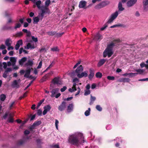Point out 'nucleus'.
I'll return each mask as SVG.
<instances>
[{
    "mask_svg": "<svg viewBox=\"0 0 148 148\" xmlns=\"http://www.w3.org/2000/svg\"><path fill=\"white\" fill-rule=\"evenodd\" d=\"M51 3L50 0H46L45 3V5L41 6V12L39 14V16H41V20L42 19L44 14L46 13H48L49 12V10L48 8Z\"/></svg>",
    "mask_w": 148,
    "mask_h": 148,
    "instance_id": "7ed1b4c3",
    "label": "nucleus"
},
{
    "mask_svg": "<svg viewBox=\"0 0 148 148\" xmlns=\"http://www.w3.org/2000/svg\"><path fill=\"white\" fill-rule=\"evenodd\" d=\"M10 41H11V40L9 39H7L6 40L5 42V44L8 47L10 46L11 43L10 42Z\"/></svg>",
    "mask_w": 148,
    "mask_h": 148,
    "instance_id": "2f4dec72",
    "label": "nucleus"
},
{
    "mask_svg": "<svg viewBox=\"0 0 148 148\" xmlns=\"http://www.w3.org/2000/svg\"><path fill=\"white\" fill-rule=\"evenodd\" d=\"M51 50L54 51H58L59 50L57 47H54L51 48Z\"/></svg>",
    "mask_w": 148,
    "mask_h": 148,
    "instance_id": "c03bdc74",
    "label": "nucleus"
},
{
    "mask_svg": "<svg viewBox=\"0 0 148 148\" xmlns=\"http://www.w3.org/2000/svg\"><path fill=\"white\" fill-rule=\"evenodd\" d=\"M102 36L99 33H98L95 36L94 39L95 40H98L102 39Z\"/></svg>",
    "mask_w": 148,
    "mask_h": 148,
    "instance_id": "aec40b11",
    "label": "nucleus"
},
{
    "mask_svg": "<svg viewBox=\"0 0 148 148\" xmlns=\"http://www.w3.org/2000/svg\"><path fill=\"white\" fill-rule=\"evenodd\" d=\"M6 98L5 95L3 94H2L0 95V99L2 101H4Z\"/></svg>",
    "mask_w": 148,
    "mask_h": 148,
    "instance_id": "c756f323",
    "label": "nucleus"
},
{
    "mask_svg": "<svg viewBox=\"0 0 148 148\" xmlns=\"http://www.w3.org/2000/svg\"><path fill=\"white\" fill-rule=\"evenodd\" d=\"M59 90V89L58 88H56L55 89H53L51 91V97H54L55 96V94L58 92V91Z\"/></svg>",
    "mask_w": 148,
    "mask_h": 148,
    "instance_id": "a211bd4d",
    "label": "nucleus"
},
{
    "mask_svg": "<svg viewBox=\"0 0 148 148\" xmlns=\"http://www.w3.org/2000/svg\"><path fill=\"white\" fill-rule=\"evenodd\" d=\"M67 87L66 86H64L63 88L60 89V91L61 92H63L66 89Z\"/></svg>",
    "mask_w": 148,
    "mask_h": 148,
    "instance_id": "bf43d9fd",
    "label": "nucleus"
},
{
    "mask_svg": "<svg viewBox=\"0 0 148 148\" xmlns=\"http://www.w3.org/2000/svg\"><path fill=\"white\" fill-rule=\"evenodd\" d=\"M53 73V72L52 71H51L50 72H49V73H48L46 74V75H47V77H49V76L50 75H52Z\"/></svg>",
    "mask_w": 148,
    "mask_h": 148,
    "instance_id": "69168bd1",
    "label": "nucleus"
},
{
    "mask_svg": "<svg viewBox=\"0 0 148 148\" xmlns=\"http://www.w3.org/2000/svg\"><path fill=\"white\" fill-rule=\"evenodd\" d=\"M96 108L97 110L99 111H101L102 110V108L101 107V106L99 105L96 106Z\"/></svg>",
    "mask_w": 148,
    "mask_h": 148,
    "instance_id": "37998d69",
    "label": "nucleus"
},
{
    "mask_svg": "<svg viewBox=\"0 0 148 148\" xmlns=\"http://www.w3.org/2000/svg\"><path fill=\"white\" fill-rule=\"evenodd\" d=\"M102 8H103V7L101 5V3L97 5H96L95 7V8L96 9H99Z\"/></svg>",
    "mask_w": 148,
    "mask_h": 148,
    "instance_id": "473e14b6",
    "label": "nucleus"
},
{
    "mask_svg": "<svg viewBox=\"0 0 148 148\" xmlns=\"http://www.w3.org/2000/svg\"><path fill=\"white\" fill-rule=\"evenodd\" d=\"M18 86V82L16 80H14L11 84V86L13 88L17 87Z\"/></svg>",
    "mask_w": 148,
    "mask_h": 148,
    "instance_id": "a878e982",
    "label": "nucleus"
},
{
    "mask_svg": "<svg viewBox=\"0 0 148 148\" xmlns=\"http://www.w3.org/2000/svg\"><path fill=\"white\" fill-rule=\"evenodd\" d=\"M42 114V111L40 109H39L37 111V114L39 116L41 115Z\"/></svg>",
    "mask_w": 148,
    "mask_h": 148,
    "instance_id": "4d7b16f0",
    "label": "nucleus"
},
{
    "mask_svg": "<svg viewBox=\"0 0 148 148\" xmlns=\"http://www.w3.org/2000/svg\"><path fill=\"white\" fill-rule=\"evenodd\" d=\"M9 114L7 112H6L5 113V115L3 116V118L4 119H5L9 115Z\"/></svg>",
    "mask_w": 148,
    "mask_h": 148,
    "instance_id": "680f3d73",
    "label": "nucleus"
},
{
    "mask_svg": "<svg viewBox=\"0 0 148 148\" xmlns=\"http://www.w3.org/2000/svg\"><path fill=\"white\" fill-rule=\"evenodd\" d=\"M44 100H45V99H42L38 103V106H40L41 104L44 101Z\"/></svg>",
    "mask_w": 148,
    "mask_h": 148,
    "instance_id": "052dcab7",
    "label": "nucleus"
},
{
    "mask_svg": "<svg viewBox=\"0 0 148 148\" xmlns=\"http://www.w3.org/2000/svg\"><path fill=\"white\" fill-rule=\"evenodd\" d=\"M144 10L145 11H147L148 9V4H145L143 3Z\"/></svg>",
    "mask_w": 148,
    "mask_h": 148,
    "instance_id": "4c0bfd02",
    "label": "nucleus"
},
{
    "mask_svg": "<svg viewBox=\"0 0 148 148\" xmlns=\"http://www.w3.org/2000/svg\"><path fill=\"white\" fill-rule=\"evenodd\" d=\"M55 64V62L54 61H53L49 66L48 67V69H50V68H51Z\"/></svg>",
    "mask_w": 148,
    "mask_h": 148,
    "instance_id": "09e8293b",
    "label": "nucleus"
},
{
    "mask_svg": "<svg viewBox=\"0 0 148 148\" xmlns=\"http://www.w3.org/2000/svg\"><path fill=\"white\" fill-rule=\"evenodd\" d=\"M41 3V2L40 0L37 1L36 3V5L37 6V8L41 10V7L40 5Z\"/></svg>",
    "mask_w": 148,
    "mask_h": 148,
    "instance_id": "c85d7f7f",
    "label": "nucleus"
},
{
    "mask_svg": "<svg viewBox=\"0 0 148 148\" xmlns=\"http://www.w3.org/2000/svg\"><path fill=\"white\" fill-rule=\"evenodd\" d=\"M86 4V1L84 0L81 1L79 2V7L80 8H85Z\"/></svg>",
    "mask_w": 148,
    "mask_h": 148,
    "instance_id": "9d476101",
    "label": "nucleus"
},
{
    "mask_svg": "<svg viewBox=\"0 0 148 148\" xmlns=\"http://www.w3.org/2000/svg\"><path fill=\"white\" fill-rule=\"evenodd\" d=\"M60 77H55L52 80L51 82L53 83L54 84H59Z\"/></svg>",
    "mask_w": 148,
    "mask_h": 148,
    "instance_id": "ddd939ff",
    "label": "nucleus"
},
{
    "mask_svg": "<svg viewBox=\"0 0 148 148\" xmlns=\"http://www.w3.org/2000/svg\"><path fill=\"white\" fill-rule=\"evenodd\" d=\"M96 100V97H93L91 95L90 97V101H94Z\"/></svg>",
    "mask_w": 148,
    "mask_h": 148,
    "instance_id": "13d9d810",
    "label": "nucleus"
},
{
    "mask_svg": "<svg viewBox=\"0 0 148 148\" xmlns=\"http://www.w3.org/2000/svg\"><path fill=\"white\" fill-rule=\"evenodd\" d=\"M31 70H33V69L32 68L27 69L25 71V73L24 75V77H26L27 78H28Z\"/></svg>",
    "mask_w": 148,
    "mask_h": 148,
    "instance_id": "f8f14e48",
    "label": "nucleus"
},
{
    "mask_svg": "<svg viewBox=\"0 0 148 148\" xmlns=\"http://www.w3.org/2000/svg\"><path fill=\"white\" fill-rule=\"evenodd\" d=\"M135 71L138 73V74H142L144 71L143 69H136Z\"/></svg>",
    "mask_w": 148,
    "mask_h": 148,
    "instance_id": "e433bc0d",
    "label": "nucleus"
},
{
    "mask_svg": "<svg viewBox=\"0 0 148 148\" xmlns=\"http://www.w3.org/2000/svg\"><path fill=\"white\" fill-rule=\"evenodd\" d=\"M125 27V26H124V25L121 24H116L110 27V28H113L114 27Z\"/></svg>",
    "mask_w": 148,
    "mask_h": 148,
    "instance_id": "7c9ffc66",
    "label": "nucleus"
},
{
    "mask_svg": "<svg viewBox=\"0 0 148 148\" xmlns=\"http://www.w3.org/2000/svg\"><path fill=\"white\" fill-rule=\"evenodd\" d=\"M83 67L82 65H80L77 67L75 70V72L77 74L81 73L83 71Z\"/></svg>",
    "mask_w": 148,
    "mask_h": 148,
    "instance_id": "9b49d317",
    "label": "nucleus"
},
{
    "mask_svg": "<svg viewBox=\"0 0 148 148\" xmlns=\"http://www.w3.org/2000/svg\"><path fill=\"white\" fill-rule=\"evenodd\" d=\"M10 61L12 62V65L14 66L15 65L16 62V59L14 57H11L10 58Z\"/></svg>",
    "mask_w": 148,
    "mask_h": 148,
    "instance_id": "4be33fe9",
    "label": "nucleus"
},
{
    "mask_svg": "<svg viewBox=\"0 0 148 148\" xmlns=\"http://www.w3.org/2000/svg\"><path fill=\"white\" fill-rule=\"evenodd\" d=\"M107 78L109 80H114V77L113 76H109L107 77Z\"/></svg>",
    "mask_w": 148,
    "mask_h": 148,
    "instance_id": "49530a36",
    "label": "nucleus"
},
{
    "mask_svg": "<svg viewBox=\"0 0 148 148\" xmlns=\"http://www.w3.org/2000/svg\"><path fill=\"white\" fill-rule=\"evenodd\" d=\"M12 70V69L10 68H7L6 70L5 71V72L7 73L8 72H10Z\"/></svg>",
    "mask_w": 148,
    "mask_h": 148,
    "instance_id": "e2e57ef3",
    "label": "nucleus"
},
{
    "mask_svg": "<svg viewBox=\"0 0 148 148\" xmlns=\"http://www.w3.org/2000/svg\"><path fill=\"white\" fill-rule=\"evenodd\" d=\"M88 71H85L84 72H82L81 74H78L77 75V77L79 78H81L83 77H86L88 76Z\"/></svg>",
    "mask_w": 148,
    "mask_h": 148,
    "instance_id": "6e6552de",
    "label": "nucleus"
},
{
    "mask_svg": "<svg viewBox=\"0 0 148 148\" xmlns=\"http://www.w3.org/2000/svg\"><path fill=\"white\" fill-rule=\"evenodd\" d=\"M59 123L57 119L55 120V126L57 129H58V124Z\"/></svg>",
    "mask_w": 148,
    "mask_h": 148,
    "instance_id": "864d4df0",
    "label": "nucleus"
},
{
    "mask_svg": "<svg viewBox=\"0 0 148 148\" xmlns=\"http://www.w3.org/2000/svg\"><path fill=\"white\" fill-rule=\"evenodd\" d=\"M103 8L109 5L110 3V2L108 1H106L102 2L101 3Z\"/></svg>",
    "mask_w": 148,
    "mask_h": 148,
    "instance_id": "412c9836",
    "label": "nucleus"
},
{
    "mask_svg": "<svg viewBox=\"0 0 148 148\" xmlns=\"http://www.w3.org/2000/svg\"><path fill=\"white\" fill-rule=\"evenodd\" d=\"M66 103L65 102L62 101L58 107V110L60 111L64 110L66 107Z\"/></svg>",
    "mask_w": 148,
    "mask_h": 148,
    "instance_id": "39448f33",
    "label": "nucleus"
},
{
    "mask_svg": "<svg viewBox=\"0 0 148 148\" xmlns=\"http://www.w3.org/2000/svg\"><path fill=\"white\" fill-rule=\"evenodd\" d=\"M39 17H41V18H40V19L41 20V16H39V15L37 16L34 17L33 18V23L34 24L37 23V24L38 22L40 20V19L39 18Z\"/></svg>",
    "mask_w": 148,
    "mask_h": 148,
    "instance_id": "2eb2a0df",
    "label": "nucleus"
},
{
    "mask_svg": "<svg viewBox=\"0 0 148 148\" xmlns=\"http://www.w3.org/2000/svg\"><path fill=\"white\" fill-rule=\"evenodd\" d=\"M22 52L24 53L25 54H27L28 51L24 49L23 48L21 47L19 49V54H21Z\"/></svg>",
    "mask_w": 148,
    "mask_h": 148,
    "instance_id": "bb28decb",
    "label": "nucleus"
},
{
    "mask_svg": "<svg viewBox=\"0 0 148 148\" xmlns=\"http://www.w3.org/2000/svg\"><path fill=\"white\" fill-rule=\"evenodd\" d=\"M84 137L82 133L70 135L68 139V142L71 145H78L79 144L84 143Z\"/></svg>",
    "mask_w": 148,
    "mask_h": 148,
    "instance_id": "f257e3e1",
    "label": "nucleus"
},
{
    "mask_svg": "<svg viewBox=\"0 0 148 148\" xmlns=\"http://www.w3.org/2000/svg\"><path fill=\"white\" fill-rule=\"evenodd\" d=\"M30 133V132L29 131L26 130L24 131V134L26 135H27L28 134H29Z\"/></svg>",
    "mask_w": 148,
    "mask_h": 148,
    "instance_id": "0e129e2a",
    "label": "nucleus"
},
{
    "mask_svg": "<svg viewBox=\"0 0 148 148\" xmlns=\"http://www.w3.org/2000/svg\"><path fill=\"white\" fill-rule=\"evenodd\" d=\"M41 123V121H35L34 123L33 124V126H34L35 127L37 126L40 125Z\"/></svg>",
    "mask_w": 148,
    "mask_h": 148,
    "instance_id": "cd10ccee",
    "label": "nucleus"
},
{
    "mask_svg": "<svg viewBox=\"0 0 148 148\" xmlns=\"http://www.w3.org/2000/svg\"><path fill=\"white\" fill-rule=\"evenodd\" d=\"M118 15V12L117 11H116L114 13L111 15L110 18L109 19L107 23H110L112 22L117 17Z\"/></svg>",
    "mask_w": 148,
    "mask_h": 148,
    "instance_id": "20e7f679",
    "label": "nucleus"
},
{
    "mask_svg": "<svg viewBox=\"0 0 148 148\" xmlns=\"http://www.w3.org/2000/svg\"><path fill=\"white\" fill-rule=\"evenodd\" d=\"M90 93V91L89 90L86 91L84 93L85 95H87Z\"/></svg>",
    "mask_w": 148,
    "mask_h": 148,
    "instance_id": "6e6d98bb",
    "label": "nucleus"
},
{
    "mask_svg": "<svg viewBox=\"0 0 148 148\" xmlns=\"http://www.w3.org/2000/svg\"><path fill=\"white\" fill-rule=\"evenodd\" d=\"M44 109L43 112V115H45L47 112L49 111L51 109V107L50 105H48L46 106H45L44 107Z\"/></svg>",
    "mask_w": 148,
    "mask_h": 148,
    "instance_id": "0eeeda50",
    "label": "nucleus"
},
{
    "mask_svg": "<svg viewBox=\"0 0 148 148\" xmlns=\"http://www.w3.org/2000/svg\"><path fill=\"white\" fill-rule=\"evenodd\" d=\"M25 142V141L24 140H19V145L23 144Z\"/></svg>",
    "mask_w": 148,
    "mask_h": 148,
    "instance_id": "a18cd8bd",
    "label": "nucleus"
},
{
    "mask_svg": "<svg viewBox=\"0 0 148 148\" xmlns=\"http://www.w3.org/2000/svg\"><path fill=\"white\" fill-rule=\"evenodd\" d=\"M95 76L97 78H101L102 76V75L100 72H98L96 74Z\"/></svg>",
    "mask_w": 148,
    "mask_h": 148,
    "instance_id": "72a5a7b5",
    "label": "nucleus"
},
{
    "mask_svg": "<svg viewBox=\"0 0 148 148\" xmlns=\"http://www.w3.org/2000/svg\"><path fill=\"white\" fill-rule=\"evenodd\" d=\"M40 52H46V50L45 48H42L40 50Z\"/></svg>",
    "mask_w": 148,
    "mask_h": 148,
    "instance_id": "5fc2aeb1",
    "label": "nucleus"
},
{
    "mask_svg": "<svg viewBox=\"0 0 148 148\" xmlns=\"http://www.w3.org/2000/svg\"><path fill=\"white\" fill-rule=\"evenodd\" d=\"M89 73L88 77L89 79L91 80L92 79L95 74V71L92 68H90L89 69Z\"/></svg>",
    "mask_w": 148,
    "mask_h": 148,
    "instance_id": "1a4fd4ad",
    "label": "nucleus"
},
{
    "mask_svg": "<svg viewBox=\"0 0 148 148\" xmlns=\"http://www.w3.org/2000/svg\"><path fill=\"white\" fill-rule=\"evenodd\" d=\"M33 64V61L31 60H29L25 64V66H32Z\"/></svg>",
    "mask_w": 148,
    "mask_h": 148,
    "instance_id": "b1692460",
    "label": "nucleus"
},
{
    "mask_svg": "<svg viewBox=\"0 0 148 148\" xmlns=\"http://www.w3.org/2000/svg\"><path fill=\"white\" fill-rule=\"evenodd\" d=\"M106 60L104 59L101 60L97 64V66L99 67L102 66L106 62Z\"/></svg>",
    "mask_w": 148,
    "mask_h": 148,
    "instance_id": "f3484780",
    "label": "nucleus"
},
{
    "mask_svg": "<svg viewBox=\"0 0 148 148\" xmlns=\"http://www.w3.org/2000/svg\"><path fill=\"white\" fill-rule=\"evenodd\" d=\"M32 38V40L35 42H37L38 41V38H35L34 36H31Z\"/></svg>",
    "mask_w": 148,
    "mask_h": 148,
    "instance_id": "de8ad7c7",
    "label": "nucleus"
},
{
    "mask_svg": "<svg viewBox=\"0 0 148 148\" xmlns=\"http://www.w3.org/2000/svg\"><path fill=\"white\" fill-rule=\"evenodd\" d=\"M108 27V25L106 24H105L104 26L103 27H102L101 28L100 30L101 31H103L107 27Z\"/></svg>",
    "mask_w": 148,
    "mask_h": 148,
    "instance_id": "3c124183",
    "label": "nucleus"
},
{
    "mask_svg": "<svg viewBox=\"0 0 148 148\" xmlns=\"http://www.w3.org/2000/svg\"><path fill=\"white\" fill-rule=\"evenodd\" d=\"M137 0H130L127 3V6L131 7L133 6L137 2Z\"/></svg>",
    "mask_w": 148,
    "mask_h": 148,
    "instance_id": "423d86ee",
    "label": "nucleus"
},
{
    "mask_svg": "<svg viewBox=\"0 0 148 148\" xmlns=\"http://www.w3.org/2000/svg\"><path fill=\"white\" fill-rule=\"evenodd\" d=\"M27 92H25L22 96H20L19 97V100H21L23 98L25 97H26L27 96Z\"/></svg>",
    "mask_w": 148,
    "mask_h": 148,
    "instance_id": "a19ab883",
    "label": "nucleus"
},
{
    "mask_svg": "<svg viewBox=\"0 0 148 148\" xmlns=\"http://www.w3.org/2000/svg\"><path fill=\"white\" fill-rule=\"evenodd\" d=\"M48 34L50 36H53L55 35L56 33V32L53 31L49 32H47Z\"/></svg>",
    "mask_w": 148,
    "mask_h": 148,
    "instance_id": "79ce46f5",
    "label": "nucleus"
},
{
    "mask_svg": "<svg viewBox=\"0 0 148 148\" xmlns=\"http://www.w3.org/2000/svg\"><path fill=\"white\" fill-rule=\"evenodd\" d=\"M90 108H89L88 110H86L84 113L85 115L86 116H89L90 114Z\"/></svg>",
    "mask_w": 148,
    "mask_h": 148,
    "instance_id": "f704fd0d",
    "label": "nucleus"
},
{
    "mask_svg": "<svg viewBox=\"0 0 148 148\" xmlns=\"http://www.w3.org/2000/svg\"><path fill=\"white\" fill-rule=\"evenodd\" d=\"M115 46V43L113 42H111L107 45V47L103 52V56L104 58L107 56L108 58L110 57L113 54V49Z\"/></svg>",
    "mask_w": 148,
    "mask_h": 148,
    "instance_id": "f03ea898",
    "label": "nucleus"
},
{
    "mask_svg": "<svg viewBox=\"0 0 148 148\" xmlns=\"http://www.w3.org/2000/svg\"><path fill=\"white\" fill-rule=\"evenodd\" d=\"M47 75H45L44 76H43L42 79H41V82H43L45 81L48 78L47 77Z\"/></svg>",
    "mask_w": 148,
    "mask_h": 148,
    "instance_id": "58836bf2",
    "label": "nucleus"
},
{
    "mask_svg": "<svg viewBox=\"0 0 148 148\" xmlns=\"http://www.w3.org/2000/svg\"><path fill=\"white\" fill-rule=\"evenodd\" d=\"M52 147L54 148H60L58 145H53Z\"/></svg>",
    "mask_w": 148,
    "mask_h": 148,
    "instance_id": "774afa93",
    "label": "nucleus"
},
{
    "mask_svg": "<svg viewBox=\"0 0 148 148\" xmlns=\"http://www.w3.org/2000/svg\"><path fill=\"white\" fill-rule=\"evenodd\" d=\"M36 142L38 144H40L41 143V140L40 139H37Z\"/></svg>",
    "mask_w": 148,
    "mask_h": 148,
    "instance_id": "338daca9",
    "label": "nucleus"
},
{
    "mask_svg": "<svg viewBox=\"0 0 148 148\" xmlns=\"http://www.w3.org/2000/svg\"><path fill=\"white\" fill-rule=\"evenodd\" d=\"M118 8L119 11H122L124 10V8L122 7V5L121 2H119Z\"/></svg>",
    "mask_w": 148,
    "mask_h": 148,
    "instance_id": "393cba45",
    "label": "nucleus"
},
{
    "mask_svg": "<svg viewBox=\"0 0 148 148\" xmlns=\"http://www.w3.org/2000/svg\"><path fill=\"white\" fill-rule=\"evenodd\" d=\"M130 81V79L128 78H123L121 79V81L123 82H129Z\"/></svg>",
    "mask_w": 148,
    "mask_h": 148,
    "instance_id": "c9c22d12",
    "label": "nucleus"
},
{
    "mask_svg": "<svg viewBox=\"0 0 148 148\" xmlns=\"http://www.w3.org/2000/svg\"><path fill=\"white\" fill-rule=\"evenodd\" d=\"M28 121V119H27L26 120H25L24 121H22L21 120L19 119V124H21L22 125H23L25 124Z\"/></svg>",
    "mask_w": 148,
    "mask_h": 148,
    "instance_id": "ea45409f",
    "label": "nucleus"
},
{
    "mask_svg": "<svg viewBox=\"0 0 148 148\" xmlns=\"http://www.w3.org/2000/svg\"><path fill=\"white\" fill-rule=\"evenodd\" d=\"M73 104H69L67 107V111L69 112H71L73 109Z\"/></svg>",
    "mask_w": 148,
    "mask_h": 148,
    "instance_id": "dca6fc26",
    "label": "nucleus"
},
{
    "mask_svg": "<svg viewBox=\"0 0 148 148\" xmlns=\"http://www.w3.org/2000/svg\"><path fill=\"white\" fill-rule=\"evenodd\" d=\"M9 117L8 119V121L9 123H12L14 120L13 119V115L11 113H10L9 114Z\"/></svg>",
    "mask_w": 148,
    "mask_h": 148,
    "instance_id": "5701e85b",
    "label": "nucleus"
},
{
    "mask_svg": "<svg viewBox=\"0 0 148 148\" xmlns=\"http://www.w3.org/2000/svg\"><path fill=\"white\" fill-rule=\"evenodd\" d=\"M12 148H18V141L16 142L15 145Z\"/></svg>",
    "mask_w": 148,
    "mask_h": 148,
    "instance_id": "603ef678",
    "label": "nucleus"
},
{
    "mask_svg": "<svg viewBox=\"0 0 148 148\" xmlns=\"http://www.w3.org/2000/svg\"><path fill=\"white\" fill-rule=\"evenodd\" d=\"M26 36L28 37H30L31 36V33L30 31H29L27 33H26Z\"/></svg>",
    "mask_w": 148,
    "mask_h": 148,
    "instance_id": "8fccbe9b",
    "label": "nucleus"
},
{
    "mask_svg": "<svg viewBox=\"0 0 148 148\" xmlns=\"http://www.w3.org/2000/svg\"><path fill=\"white\" fill-rule=\"evenodd\" d=\"M35 46L34 45H31V43H28L27 44V45L26 47L25 46L24 48L25 49H34L35 48Z\"/></svg>",
    "mask_w": 148,
    "mask_h": 148,
    "instance_id": "4468645a",
    "label": "nucleus"
},
{
    "mask_svg": "<svg viewBox=\"0 0 148 148\" xmlns=\"http://www.w3.org/2000/svg\"><path fill=\"white\" fill-rule=\"evenodd\" d=\"M27 58L26 57H24L19 60V64L22 65L27 60Z\"/></svg>",
    "mask_w": 148,
    "mask_h": 148,
    "instance_id": "6ab92c4d",
    "label": "nucleus"
}]
</instances>
